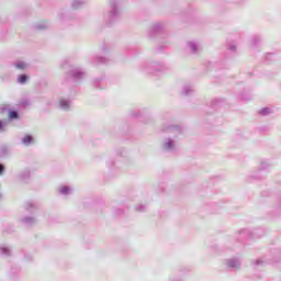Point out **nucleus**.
Masks as SVG:
<instances>
[{
	"label": "nucleus",
	"mask_w": 281,
	"mask_h": 281,
	"mask_svg": "<svg viewBox=\"0 0 281 281\" xmlns=\"http://www.w3.org/2000/svg\"><path fill=\"white\" fill-rule=\"evenodd\" d=\"M9 117H11V120H14V119L19 117V114L16 112L12 111L9 113Z\"/></svg>",
	"instance_id": "3"
},
{
	"label": "nucleus",
	"mask_w": 281,
	"mask_h": 281,
	"mask_svg": "<svg viewBox=\"0 0 281 281\" xmlns=\"http://www.w3.org/2000/svg\"><path fill=\"white\" fill-rule=\"evenodd\" d=\"M0 175H3V165H0Z\"/></svg>",
	"instance_id": "6"
},
{
	"label": "nucleus",
	"mask_w": 281,
	"mask_h": 281,
	"mask_svg": "<svg viewBox=\"0 0 281 281\" xmlns=\"http://www.w3.org/2000/svg\"><path fill=\"white\" fill-rule=\"evenodd\" d=\"M19 82H21V85L27 82V76H25V75L20 76L19 77Z\"/></svg>",
	"instance_id": "2"
},
{
	"label": "nucleus",
	"mask_w": 281,
	"mask_h": 281,
	"mask_svg": "<svg viewBox=\"0 0 281 281\" xmlns=\"http://www.w3.org/2000/svg\"><path fill=\"white\" fill-rule=\"evenodd\" d=\"M18 69H25V65H23V64H18Z\"/></svg>",
	"instance_id": "5"
},
{
	"label": "nucleus",
	"mask_w": 281,
	"mask_h": 281,
	"mask_svg": "<svg viewBox=\"0 0 281 281\" xmlns=\"http://www.w3.org/2000/svg\"><path fill=\"white\" fill-rule=\"evenodd\" d=\"M34 143V138L31 135H26L23 139H22V144H25V146H30V144Z\"/></svg>",
	"instance_id": "1"
},
{
	"label": "nucleus",
	"mask_w": 281,
	"mask_h": 281,
	"mask_svg": "<svg viewBox=\"0 0 281 281\" xmlns=\"http://www.w3.org/2000/svg\"><path fill=\"white\" fill-rule=\"evenodd\" d=\"M263 111H265L266 113H269V110H267V109H266V110H263Z\"/></svg>",
	"instance_id": "8"
},
{
	"label": "nucleus",
	"mask_w": 281,
	"mask_h": 281,
	"mask_svg": "<svg viewBox=\"0 0 281 281\" xmlns=\"http://www.w3.org/2000/svg\"><path fill=\"white\" fill-rule=\"evenodd\" d=\"M1 128H3V123H1V121H0V131H1Z\"/></svg>",
	"instance_id": "7"
},
{
	"label": "nucleus",
	"mask_w": 281,
	"mask_h": 281,
	"mask_svg": "<svg viewBox=\"0 0 281 281\" xmlns=\"http://www.w3.org/2000/svg\"><path fill=\"white\" fill-rule=\"evenodd\" d=\"M60 191L64 193V194H67L69 192V189L67 187H64L60 189Z\"/></svg>",
	"instance_id": "4"
}]
</instances>
